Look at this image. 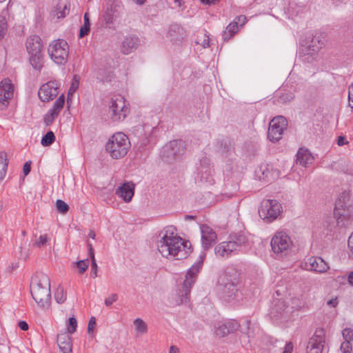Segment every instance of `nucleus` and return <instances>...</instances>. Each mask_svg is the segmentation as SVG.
<instances>
[{
  "label": "nucleus",
  "instance_id": "f257e3e1",
  "mask_svg": "<svg viewBox=\"0 0 353 353\" xmlns=\"http://www.w3.org/2000/svg\"><path fill=\"white\" fill-rule=\"evenodd\" d=\"M157 245L163 257L173 256L176 260L185 259L191 252L190 243L181 237H161Z\"/></svg>",
  "mask_w": 353,
  "mask_h": 353
},
{
  "label": "nucleus",
  "instance_id": "f03ea898",
  "mask_svg": "<svg viewBox=\"0 0 353 353\" xmlns=\"http://www.w3.org/2000/svg\"><path fill=\"white\" fill-rule=\"evenodd\" d=\"M30 292L33 299L39 307L46 308L50 305V281L47 274L39 273L30 285Z\"/></svg>",
  "mask_w": 353,
  "mask_h": 353
},
{
  "label": "nucleus",
  "instance_id": "7ed1b4c3",
  "mask_svg": "<svg viewBox=\"0 0 353 353\" xmlns=\"http://www.w3.org/2000/svg\"><path fill=\"white\" fill-rule=\"evenodd\" d=\"M334 214L338 226L346 227L350 223L352 207L350 194L346 191L343 192L336 201Z\"/></svg>",
  "mask_w": 353,
  "mask_h": 353
},
{
  "label": "nucleus",
  "instance_id": "20e7f679",
  "mask_svg": "<svg viewBox=\"0 0 353 353\" xmlns=\"http://www.w3.org/2000/svg\"><path fill=\"white\" fill-rule=\"evenodd\" d=\"M130 148L128 137L123 132L114 134L105 145V150L114 159H120L124 157Z\"/></svg>",
  "mask_w": 353,
  "mask_h": 353
},
{
  "label": "nucleus",
  "instance_id": "39448f33",
  "mask_svg": "<svg viewBox=\"0 0 353 353\" xmlns=\"http://www.w3.org/2000/svg\"><path fill=\"white\" fill-rule=\"evenodd\" d=\"M204 256H200V260L192 265L185 274L182 289L179 292L180 303H185L189 301L190 294L192 285L197 279V274L201 269Z\"/></svg>",
  "mask_w": 353,
  "mask_h": 353
},
{
  "label": "nucleus",
  "instance_id": "423d86ee",
  "mask_svg": "<svg viewBox=\"0 0 353 353\" xmlns=\"http://www.w3.org/2000/svg\"><path fill=\"white\" fill-rule=\"evenodd\" d=\"M271 248L276 258H283L288 254L292 241L288 234L280 231L274 234L270 242Z\"/></svg>",
  "mask_w": 353,
  "mask_h": 353
},
{
  "label": "nucleus",
  "instance_id": "0eeeda50",
  "mask_svg": "<svg viewBox=\"0 0 353 353\" xmlns=\"http://www.w3.org/2000/svg\"><path fill=\"white\" fill-rule=\"evenodd\" d=\"M239 281L236 273L223 272L218 280V290L223 298L231 299L236 292Z\"/></svg>",
  "mask_w": 353,
  "mask_h": 353
},
{
  "label": "nucleus",
  "instance_id": "6e6552de",
  "mask_svg": "<svg viewBox=\"0 0 353 353\" xmlns=\"http://www.w3.org/2000/svg\"><path fill=\"white\" fill-rule=\"evenodd\" d=\"M48 52L51 59L55 63L64 65L67 62L68 57V44L63 39H57L49 45Z\"/></svg>",
  "mask_w": 353,
  "mask_h": 353
},
{
  "label": "nucleus",
  "instance_id": "1a4fd4ad",
  "mask_svg": "<svg viewBox=\"0 0 353 353\" xmlns=\"http://www.w3.org/2000/svg\"><path fill=\"white\" fill-rule=\"evenodd\" d=\"M186 150V144L181 139L171 141L161 150V157L165 161L172 162L181 158Z\"/></svg>",
  "mask_w": 353,
  "mask_h": 353
},
{
  "label": "nucleus",
  "instance_id": "9d476101",
  "mask_svg": "<svg viewBox=\"0 0 353 353\" xmlns=\"http://www.w3.org/2000/svg\"><path fill=\"white\" fill-rule=\"evenodd\" d=\"M130 112L128 104L126 103L125 99L121 96L112 99L109 113L111 119L114 121H123Z\"/></svg>",
  "mask_w": 353,
  "mask_h": 353
},
{
  "label": "nucleus",
  "instance_id": "9b49d317",
  "mask_svg": "<svg viewBox=\"0 0 353 353\" xmlns=\"http://www.w3.org/2000/svg\"><path fill=\"white\" fill-rule=\"evenodd\" d=\"M281 210V205L276 200H263L259 207V214L261 219L272 221L280 214Z\"/></svg>",
  "mask_w": 353,
  "mask_h": 353
},
{
  "label": "nucleus",
  "instance_id": "f8f14e48",
  "mask_svg": "<svg viewBox=\"0 0 353 353\" xmlns=\"http://www.w3.org/2000/svg\"><path fill=\"white\" fill-rule=\"evenodd\" d=\"M288 121L283 116H278L272 119L268 130V138L272 142L279 141L287 128Z\"/></svg>",
  "mask_w": 353,
  "mask_h": 353
},
{
  "label": "nucleus",
  "instance_id": "ddd939ff",
  "mask_svg": "<svg viewBox=\"0 0 353 353\" xmlns=\"http://www.w3.org/2000/svg\"><path fill=\"white\" fill-rule=\"evenodd\" d=\"M213 172L210 159L206 157L201 158L197 168L196 181L201 183L212 185L214 183Z\"/></svg>",
  "mask_w": 353,
  "mask_h": 353
},
{
  "label": "nucleus",
  "instance_id": "4468645a",
  "mask_svg": "<svg viewBox=\"0 0 353 353\" xmlns=\"http://www.w3.org/2000/svg\"><path fill=\"white\" fill-rule=\"evenodd\" d=\"M325 332L323 329L316 330L310 338L306 347L307 353H322L325 345Z\"/></svg>",
  "mask_w": 353,
  "mask_h": 353
},
{
  "label": "nucleus",
  "instance_id": "2eb2a0df",
  "mask_svg": "<svg viewBox=\"0 0 353 353\" xmlns=\"http://www.w3.org/2000/svg\"><path fill=\"white\" fill-rule=\"evenodd\" d=\"M14 85L8 78L0 82V110H5L13 97Z\"/></svg>",
  "mask_w": 353,
  "mask_h": 353
},
{
  "label": "nucleus",
  "instance_id": "dca6fc26",
  "mask_svg": "<svg viewBox=\"0 0 353 353\" xmlns=\"http://www.w3.org/2000/svg\"><path fill=\"white\" fill-rule=\"evenodd\" d=\"M58 94V83L56 81H49L44 83L38 92L39 99L43 102L52 100Z\"/></svg>",
  "mask_w": 353,
  "mask_h": 353
},
{
  "label": "nucleus",
  "instance_id": "f3484780",
  "mask_svg": "<svg viewBox=\"0 0 353 353\" xmlns=\"http://www.w3.org/2000/svg\"><path fill=\"white\" fill-rule=\"evenodd\" d=\"M200 229L202 246L205 250H208L216 243V234L210 227L205 224L201 225Z\"/></svg>",
  "mask_w": 353,
  "mask_h": 353
},
{
  "label": "nucleus",
  "instance_id": "a211bd4d",
  "mask_svg": "<svg viewBox=\"0 0 353 353\" xmlns=\"http://www.w3.org/2000/svg\"><path fill=\"white\" fill-rule=\"evenodd\" d=\"M305 268L319 273L326 272L330 267L327 263L319 256H311L305 263Z\"/></svg>",
  "mask_w": 353,
  "mask_h": 353
},
{
  "label": "nucleus",
  "instance_id": "6ab92c4d",
  "mask_svg": "<svg viewBox=\"0 0 353 353\" xmlns=\"http://www.w3.org/2000/svg\"><path fill=\"white\" fill-rule=\"evenodd\" d=\"M69 0H54L51 15L57 19L64 18L70 12Z\"/></svg>",
  "mask_w": 353,
  "mask_h": 353
},
{
  "label": "nucleus",
  "instance_id": "aec40b11",
  "mask_svg": "<svg viewBox=\"0 0 353 353\" xmlns=\"http://www.w3.org/2000/svg\"><path fill=\"white\" fill-rule=\"evenodd\" d=\"M140 44V39L137 36L128 35L123 40L121 51L124 54H129L135 51Z\"/></svg>",
  "mask_w": 353,
  "mask_h": 353
},
{
  "label": "nucleus",
  "instance_id": "412c9836",
  "mask_svg": "<svg viewBox=\"0 0 353 353\" xmlns=\"http://www.w3.org/2000/svg\"><path fill=\"white\" fill-rule=\"evenodd\" d=\"M239 323L235 320H230L223 324L219 325L216 330V334L220 337L233 333L239 330Z\"/></svg>",
  "mask_w": 353,
  "mask_h": 353
},
{
  "label": "nucleus",
  "instance_id": "4be33fe9",
  "mask_svg": "<svg viewBox=\"0 0 353 353\" xmlns=\"http://www.w3.org/2000/svg\"><path fill=\"white\" fill-rule=\"evenodd\" d=\"M234 244L230 243L228 241H223L219 243L214 248V252L216 256L221 258H228L232 253L236 252L234 250Z\"/></svg>",
  "mask_w": 353,
  "mask_h": 353
},
{
  "label": "nucleus",
  "instance_id": "5701e85b",
  "mask_svg": "<svg viewBox=\"0 0 353 353\" xmlns=\"http://www.w3.org/2000/svg\"><path fill=\"white\" fill-rule=\"evenodd\" d=\"M125 202H130L134 194V185L132 182L124 183L116 191Z\"/></svg>",
  "mask_w": 353,
  "mask_h": 353
},
{
  "label": "nucleus",
  "instance_id": "b1692460",
  "mask_svg": "<svg viewBox=\"0 0 353 353\" xmlns=\"http://www.w3.org/2000/svg\"><path fill=\"white\" fill-rule=\"evenodd\" d=\"M41 39L39 36L32 35L27 39L26 49L28 54L41 52Z\"/></svg>",
  "mask_w": 353,
  "mask_h": 353
},
{
  "label": "nucleus",
  "instance_id": "393cba45",
  "mask_svg": "<svg viewBox=\"0 0 353 353\" xmlns=\"http://www.w3.org/2000/svg\"><path fill=\"white\" fill-rule=\"evenodd\" d=\"M57 345L63 353H70L72 351V341L67 332H63L57 335Z\"/></svg>",
  "mask_w": 353,
  "mask_h": 353
},
{
  "label": "nucleus",
  "instance_id": "a878e982",
  "mask_svg": "<svg viewBox=\"0 0 353 353\" xmlns=\"http://www.w3.org/2000/svg\"><path fill=\"white\" fill-rule=\"evenodd\" d=\"M185 31L179 24H172L168 30V35L174 42L181 41L184 37Z\"/></svg>",
  "mask_w": 353,
  "mask_h": 353
},
{
  "label": "nucleus",
  "instance_id": "bb28decb",
  "mask_svg": "<svg viewBox=\"0 0 353 353\" xmlns=\"http://www.w3.org/2000/svg\"><path fill=\"white\" fill-rule=\"evenodd\" d=\"M314 157L307 149L300 148L296 154V163L304 167L312 163Z\"/></svg>",
  "mask_w": 353,
  "mask_h": 353
},
{
  "label": "nucleus",
  "instance_id": "cd10ccee",
  "mask_svg": "<svg viewBox=\"0 0 353 353\" xmlns=\"http://www.w3.org/2000/svg\"><path fill=\"white\" fill-rule=\"evenodd\" d=\"M230 240L228 241L230 243L234 244V250L238 252L242 246H244L248 243V239L244 234H236L230 236Z\"/></svg>",
  "mask_w": 353,
  "mask_h": 353
},
{
  "label": "nucleus",
  "instance_id": "c85d7f7f",
  "mask_svg": "<svg viewBox=\"0 0 353 353\" xmlns=\"http://www.w3.org/2000/svg\"><path fill=\"white\" fill-rule=\"evenodd\" d=\"M286 309L284 301L281 299L274 300L271 307L270 314L272 317H278Z\"/></svg>",
  "mask_w": 353,
  "mask_h": 353
},
{
  "label": "nucleus",
  "instance_id": "c756f323",
  "mask_svg": "<svg viewBox=\"0 0 353 353\" xmlns=\"http://www.w3.org/2000/svg\"><path fill=\"white\" fill-rule=\"evenodd\" d=\"M29 62L32 68L37 71H40L43 65L42 53L29 54Z\"/></svg>",
  "mask_w": 353,
  "mask_h": 353
},
{
  "label": "nucleus",
  "instance_id": "7c9ffc66",
  "mask_svg": "<svg viewBox=\"0 0 353 353\" xmlns=\"http://www.w3.org/2000/svg\"><path fill=\"white\" fill-rule=\"evenodd\" d=\"M238 31V22L233 21L227 27L223 33V39L224 41L229 40Z\"/></svg>",
  "mask_w": 353,
  "mask_h": 353
},
{
  "label": "nucleus",
  "instance_id": "2f4dec72",
  "mask_svg": "<svg viewBox=\"0 0 353 353\" xmlns=\"http://www.w3.org/2000/svg\"><path fill=\"white\" fill-rule=\"evenodd\" d=\"M8 161L7 154L5 152H0V181H1L6 174Z\"/></svg>",
  "mask_w": 353,
  "mask_h": 353
},
{
  "label": "nucleus",
  "instance_id": "473e14b6",
  "mask_svg": "<svg viewBox=\"0 0 353 353\" xmlns=\"http://www.w3.org/2000/svg\"><path fill=\"white\" fill-rule=\"evenodd\" d=\"M256 173L260 179L269 181L270 170L268 165H261L256 170Z\"/></svg>",
  "mask_w": 353,
  "mask_h": 353
},
{
  "label": "nucleus",
  "instance_id": "72a5a7b5",
  "mask_svg": "<svg viewBox=\"0 0 353 353\" xmlns=\"http://www.w3.org/2000/svg\"><path fill=\"white\" fill-rule=\"evenodd\" d=\"M83 20H84V24L80 28L79 35V38L84 37L85 35H87L89 33L90 30V19H89L88 14L87 12L85 13V14H84Z\"/></svg>",
  "mask_w": 353,
  "mask_h": 353
},
{
  "label": "nucleus",
  "instance_id": "f704fd0d",
  "mask_svg": "<svg viewBox=\"0 0 353 353\" xmlns=\"http://www.w3.org/2000/svg\"><path fill=\"white\" fill-rule=\"evenodd\" d=\"M54 298L56 301L59 304L63 303L65 301L67 298V293L63 287L61 285L58 286L54 294Z\"/></svg>",
  "mask_w": 353,
  "mask_h": 353
},
{
  "label": "nucleus",
  "instance_id": "c9c22d12",
  "mask_svg": "<svg viewBox=\"0 0 353 353\" xmlns=\"http://www.w3.org/2000/svg\"><path fill=\"white\" fill-rule=\"evenodd\" d=\"M134 325L137 332L139 334H143L147 332L148 325L141 319L137 318L134 319Z\"/></svg>",
  "mask_w": 353,
  "mask_h": 353
},
{
  "label": "nucleus",
  "instance_id": "e433bc0d",
  "mask_svg": "<svg viewBox=\"0 0 353 353\" xmlns=\"http://www.w3.org/2000/svg\"><path fill=\"white\" fill-rule=\"evenodd\" d=\"M55 141V135L52 131H48L41 139V143L43 146H50Z\"/></svg>",
  "mask_w": 353,
  "mask_h": 353
},
{
  "label": "nucleus",
  "instance_id": "4c0bfd02",
  "mask_svg": "<svg viewBox=\"0 0 353 353\" xmlns=\"http://www.w3.org/2000/svg\"><path fill=\"white\" fill-rule=\"evenodd\" d=\"M176 232V229L175 227H174L172 225L167 226L161 232L160 236L162 235L161 237L168 236V238L180 237L179 236L177 235Z\"/></svg>",
  "mask_w": 353,
  "mask_h": 353
},
{
  "label": "nucleus",
  "instance_id": "58836bf2",
  "mask_svg": "<svg viewBox=\"0 0 353 353\" xmlns=\"http://www.w3.org/2000/svg\"><path fill=\"white\" fill-rule=\"evenodd\" d=\"M64 103L65 97L63 94H62L54 102L52 108H51L52 111L57 112L58 114H59L63 107Z\"/></svg>",
  "mask_w": 353,
  "mask_h": 353
},
{
  "label": "nucleus",
  "instance_id": "ea45409f",
  "mask_svg": "<svg viewBox=\"0 0 353 353\" xmlns=\"http://www.w3.org/2000/svg\"><path fill=\"white\" fill-rule=\"evenodd\" d=\"M59 114L57 112H53L50 109L44 117V123L46 125H50L58 117Z\"/></svg>",
  "mask_w": 353,
  "mask_h": 353
},
{
  "label": "nucleus",
  "instance_id": "a19ab883",
  "mask_svg": "<svg viewBox=\"0 0 353 353\" xmlns=\"http://www.w3.org/2000/svg\"><path fill=\"white\" fill-rule=\"evenodd\" d=\"M56 208L58 212L63 214H66L69 210V205L61 199L57 200Z\"/></svg>",
  "mask_w": 353,
  "mask_h": 353
},
{
  "label": "nucleus",
  "instance_id": "79ce46f5",
  "mask_svg": "<svg viewBox=\"0 0 353 353\" xmlns=\"http://www.w3.org/2000/svg\"><path fill=\"white\" fill-rule=\"evenodd\" d=\"M294 98V95L292 92H285L281 94L278 99L279 103H286L290 102Z\"/></svg>",
  "mask_w": 353,
  "mask_h": 353
},
{
  "label": "nucleus",
  "instance_id": "37998d69",
  "mask_svg": "<svg viewBox=\"0 0 353 353\" xmlns=\"http://www.w3.org/2000/svg\"><path fill=\"white\" fill-rule=\"evenodd\" d=\"M68 334H73L77 330V321L75 317L72 316L69 318L68 321Z\"/></svg>",
  "mask_w": 353,
  "mask_h": 353
},
{
  "label": "nucleus",
  "instance_id": "c03bdc74",
  "mask_svg": "<svg viewBox=\"0 0 353 353\" xmlns=\"http://www.w3.org/2000/svg\"><path fill=\"white\" fill-rule=\"evenodd\" d=\"M7 28L8 23L6 17L0 15V39L6 34Z\"/></svg>",
  "mask_w": 353,
  "mask_h": 353
},
{
  "label": "nucleus",
  "instance_id": "a18cd8bd",
  "mask_svg": "<svg viewBox=\"0 0 353 353\" xmlns=\"http://www.w3.org/2000/svg\"><path fill=\"white\" fill-rule=\"evenodd\" d=\"M342 335L344 341L353 342V330L352 328H345L342 332Z\"/></svg>",
  "mask_w": 353,
  "mask_h": 353
},
{
  "label": "nucleus",
  "instance_id": "49530a36",
  "mask_svg": "<svg viewBox=\"0 0 353 353\" xmlns=\"http://www.w3.org/2000/svg\"><path fill=\"white\" fill-rule=\"evenodd\" d=\"M78 88H79V77L77 75H74L70 88L68 91V97L70 95H72L73 93H74L76 92V90L78 89Z\"/></svg>",
  "mask_w": 353,
  "mask_h": 353
},
{
  "label": "nucleus",
  "instance_id": "de8ad7c7",
  "mask_svg": "<svg viewBox=\"0 0 353 353\" xmlns=\"http://www.w3.org/2000/svg\"><path fill=\"white\" fill-rule=\"evenodd\" d=\"M80 274L84 273L88 268V259L81 260L76 263Z\"/></svg>",
  "mask_w": 353,
  "mask_h": 353
},
{
  "label": "nucleus",
  "instance_id": "09e8293b",
  "mask_svg": "<svg viewBox=\"0 0 353 353\" xmlns=\"http://www.w3.org/2000/svg\"><path fill=\"white\" fill-rule=\"evenodd\" d=\"M342 353H352V343L343 341L340 347Z\"/></svg>",
  "mask_w": 353,
  "mask_h": 353
},
{
  "label": "nucleus",
  "instance_id": "8fccbe9b",
  "mask_svg": "<svg viewBox=\"0 0 353 353\" xmlns=\"http://www.w3.org/2000/svg\"><path fill=\"white\" fill-rule=\"evenodd\" d=\"M232 149V145L230 141H223L221 143L219 152L222 154H225L230 151Z\"/></svg>",
  "mask_w": 353,
  "mask_h": 353
},
{
  "label": "nucleus",
  "instance_id": "3c124183",
  "mask_svg": "<svg viewBox=\"0 0 353 353\" xmlns=\"http://www.w3.org/2000/svg\"><path fill=\"white\" fill-rule=\"evenodd\" d=\"M196 43L197 44L201 45L203 48L209 47L210 46L209 36L207 35L206 33H205L203 34V37L202 39H199V37L197 38V40H196Z\"/></svg>",
  "mask_w": 353,
  "mask_h": 353
},
{
  "label": "nucleus",
  "instance_id": "603ef678",
  "mask_svg": "<svg viewBox=\"0 0 353 353\" xmlns=\"http://www.w3.org/2000/svg\"><path fill=\"white\" fill-rule=\"evenodd\" d=\"M104 21H105V23H112L114 20V15L112 12V10H108L106 11V12L103 15Z\"/></svg>",
  "mask_w": 353,
  "mask_h": 353
},
{
  "label": "nucleus",
  "instance_id": "864d4df0",
  "mask_svg": "<svg viewBox=\"0 0 353 353\" xmlns=\"http://www.w3.org/2000/svg\"><path fill=\"white\" fill-rule=\"evenodd\" d=\"M312 46L313 47V49H312L313 51H316V50L321 49L323 46V43L322 41H321L319 39V38H316V37H314L312 39Z\"/></svg>",
  "mask_w": 353,
  "mask_h": 353
},
{
  "label": "nucleus",
  "instance_id": "5fc2aeb1",
  "mask_svg": "<svg viewBox=\"0 0 353 353\" xmlns=\"http://www.w3.org/2000/svg\"><path fill=\"white\" fill-rule=\"evenodd\" d=\"M48 241V238L46 234L40 236L39 239L36 241L34 243V246L41 247L44 245Z\"/></svg>",
  "mask_w": 353,
  "mask_h": 353
},
{
  "label": "nucleus",
  "instance_id": "6e6d98bb",
  "mask_svg": "<svg viewBox=\"0 0 353 353\" xmlns=\"http://www.w3.org/2000/svg\"><path fill=\"white\" fill-rule=\"evenodd\" d=\"M91 276L96 278L97 276V264L94 258H91Z\"/></svg>",
  "mask_w": 353,
  "mask_h": 353
},
{
  "label": "nucleus",
  "instance_id": "4d7b16f0",
  "mask_svg": "<svg viewBox=\"0 0 353 353\" xmlns=\"http://www.w3.org/2000/svg\"><path fill=\"white\" fill-rule=\"evenodd\" d=\"M118 295L117 294H112L111 296L105 299V305L108 307L110 306L114 302L117 301Z\"/></svg>",
  "mask_w": 353,
  "mask_h": 353
},
{
  "label": "nucleus",
  "instance_id": "13d9d810",
  "mask_svg": "<svg viewBox=\"0 0 353 353\" xmlns=\"http://www.w3.org/2000/svg\"><path fill=\"white\" fill-rule=\"evenodd\" d=\"M96 325V319L92 316L90 319L88 325V333L89 334H92L93 332L94 327Z\"/></svg>",
  "mask_w": 353,
  "mask_h": 353
},
{
  "label": "nucleus",
  "instance_id": "bf43d9fd",
  "mask_svg": "<svg viewBox=\"0 0 353 353\" xmlns=\"http://www.w3.org/2000/svg\"><path fill=\"white\" fill-rule=\"evenodd\" d=\"M348 105L353 108V83L349 87Z\"/></svg>",
  "mask_w": 353,
  "mask_h": 353
},
{
  "label": "nucleus",
  "instance_id": "052dcab7",
  "mask_svg": "<svg viewBox=\"0 0 353 353\" xmlns=\"http://www.w3.org/2000/svg\"><path fill=\"white\" fill-rule=\"evenodd\" d=\"M31 170V161H27L25 163L23 167V172L24 175H28Z\"/></svg>",
  "mask_w": 353,
  "mask_h": 353
},
{
  "label": "nucleus",
  "instance_id": "680f3d73",
  "mask_svg": "<svg viewBox=\"0 0 353 353\" xmlns=\"http://www.w3.org/2000/svg\"><path fill=\"white\" fill-rule=\"evenodd\" d=\"M347 143H348V141L346 140L345 137L340 136L338 137V139H337L338 145L342 146V145H344Z\"/></svg>",
  "mask_w": 353,
  "mask_h": 353
},
{
  "label": "nucleus",
  "instance_id": "e2e57ef3",
  "mask_svg": "<svg viewBox=\"0 0 353 353\" xmlns=\"http://www.w3.org/2000/svg\"><path fill=\"white\" fill-rule=\"evenodd\" d=\"M234 21H236L238 22V25L243 26L246 21V17L244 15H240L236 17Z\"/></svg>",
  "mask_w": 353,
  "mask_h": 353
},
{
  "label": "nucleus",
  "instance_id": "0e129e2a",
  "mask_svg": "<svg viewBox=\"0 0 353 353\" xmlns=\"http://www.w3.org/2000/svg\"><path fill=\"white\" fill-rule=\"evenodd\" d=\"M19 327L23 331H26L28 330V325L24 321H21L19 322Z\"/></svg>",
  "mask_w": 353,
  "mask_h": 353
},
{
  "label": "nucleus",
  "instance_id": "69168bd1",
  "mask_svg": "<svg viewBox=\"0 0 353 353\" xmlns=\"http://www.w3.org/2000/svg\"><path fill=\"white\" fill-rule=\"evenodd\" d=\"M338 299L337 298H333L330 300H329L327 302V304L331 307H335L337 305H338Z\"/></svg>",
  "mask_w": 353,
  "mask_h": 353
},
{
  "label": "nucleus",
  "instance_id": "338daca9",
  "mask_svg": "<svg viewBox=\"0 0 353 353\" xmlns=\"http://www.w3.org/2000/svg\"><path fill=\"white\" fill-rule=\"evenodd\" d=\"M293 350V345L292 343H288L285 345V350L283 353H292Z\"/></svg>",
  "mask_w": 353,
  "mask_h": 353
},
{
  "label": "nucleus",
  "instance_id": "774afa93",
  "mask_svg": "<svg viewBox=\"0 0 353 353\" xmlns=\"http://www.w3.org/2000/svg\"><path fill=\"white\" fill-rule=\"evenodd\" d=\"M348 247L353 254V232L351 234V235L349 236L348 239Z\"/></svg>",
  "mask_w": 353,
  "mask_h": 353
}]
</instances>
